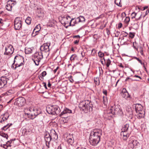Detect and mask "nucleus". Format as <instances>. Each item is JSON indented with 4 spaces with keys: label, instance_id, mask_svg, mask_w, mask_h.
Instances as JSON below:
<instances>
[{
    "label": "nucleus",
    "instance_id": "17",
    "mask_svg": "<svg viewBox=\"0 0 149 149\" xmlns=\"http://www.w3.org/2000/svg\"><path fill=\"white\" fill-rule=\"evenodd\" d=\"M122 93V97L126 99H127L130 97L128 92L125 88H123Z\"/></svg>",
    "mask_w": 149,
    "mask_h": 149
},
{
    "label": "nucleus",
    "instance_id": "3",
    "mask_svg": "<svg viewBox=\"0 0 149 149\" xmlns=\"http://www.w3.org/2000/svg\"><path fill=\"white\" fill-rule=\"evenodd\" d=\"M79 107L81 111L87 113L92 111L93 105L91 101L86 100L80 102Z\"/></svg>",
    "mask_w": 149,
    "mask_h": 149
},
{
    "label": "nucleus",
    "instance_id": "13",
    "mask_svg": "<svg viewBox=\"0 0 149 149\" xmlns=\"http://www.w3.org/2000/svg\"><path fill=\"white\" fill-rule=\"evenodd\" d=\"M133 136L131 137L130 138V140L129 141V146L132 145V146H131V148H132V149H133L136 146H138L139 144V142L133 139Z\"/></svg>",
    "mask_w": 149,
    "mask_h": 149
},
{
    "label": "nucleus",
    "instance_id": "26",
    "mask_svg": "<svg viewBox=\"0 0 149 149\" xmlns=\"http://www.w3.org/2000/svg\"><path fill=\"white\" fill-rule=\"evenodd\" d=\"M77 55L75 54L72 55L70 58V61L72 62H74V60L77 58Z\"/></svg>",
    "mask_w": 149,
    "mask_h": 149
},
{
    "label": "nucleus",
    "instance_id": "50",
    "mask_svg": "<svg viewBox=\"0 0 149 149\" xmlns=\"http://www.w3.org/2000/svg\"><path fill=\"white\" fill-rule=\"evenodd\" d=\"M38 77H39V79L40 80L42 81L43 80V77L41 76V75L40 76H39Z\"/></svg>",
    "mask_w": 149,
    "mask_h": 149
},
{
    "label": "nucleus",
    "instance_id": "20",
    "mask_svg": "<svg viewBox=\"0 0 149 149\" xmlns=\"http://www.w3.org/2000/svg\"><path fill=\"white\" fill-rule=\"evenodd\" d=\"M45 140L46 142H50L52 138L51 135L49 134H46L45 136Z\"/></svg>",
    "mask_w": 149,
    "mask_h": 149
},
{
    "label": "nucleus",
    "instance_id": "54",
    "mask_svg": "<svg viewBox=\"0 0 149 149\" xmlns=\"http://www.w3.org/2000/svg\"><path fill=\"white\" fill-rule=\"evenodd\" d=\"M122 24L121 23H119L118 24V28H120L122 27Z\"/></svg>",
    "mask_w": 149,
    "mask_h": 149
},
{
    "label": "nucleus",
    "instance_id": "10",
    "mask_svg": "<svg viewBox=\"0 0 149 149\" xmlns=\"http://www.w3.org/2000/svg\"><path fill=\"white\" fill-rule=\"evenodd\" d=\"M14 49L12 45H9L5 47V51L4 52V55L11 56L13 53Z\"/></svg>",
    "mask_w": 149,
    "mask_h": 149
},
{
    "label": "nucleus",
    "instance_id": "43",
    "mask_svg": "<svg viewBox=\"0 0 149 149\" xmlns=\"http://www.w3.org/2000/svg\"><path fill=\"white\" fill-rule=\"evenodd\" d=\"M75 19V18H72L70 20V22H69V25H68L69 26H72V24L71 23Z\"/></svg>",
    "mask_w": 149,
    "mask_h": 149
},
{
    "label": "nucleus",
    "instance_id": "39",
    "mask_svg": "<svg viewBox=\"0 0 149 149\" xmlns=\"http://www.w3.org/2000/svg\"><path fill=\"white\" fill-rule=\"evenodd\" d=\"M61 111V110L60 109V108L58 106V108L56 110V111L55 112V114L56 115L58 114Z\"/></svg>",
    "mask_w": 149,
    "mask_h": 149
},
{
    "label": "nucleus",
    "instance_id": "35",
    "mask_svg": "<svg viewBox=\"0 0 149 149\" xmlns=\"http://www.w3.org/2000/svg\"><path fill=\"white\" fill-rule=\"evenodd\" d=\"M142 15H139L138 13V15H136V16L135 17L136 20L137 21L141 19Z\"/></svg>",
    "mask_w": 149,
    "mask_h": 149
},
{
    "label": "nucleus",
    "instance_id": "21",
    "mask_svg": "<svg viewBox=\"0 0 149 149\" xmlns=\"http://www.w3.org/2000/svg\"><path fill=\"white\" fill-rule=\"evenodd\" d=\"M120 134L122 136L123 135V140L126 141L129 136L130 134L128 133H126L121 132Z\"/></svg>",
    "mask_w": 149,
    "mask_h": 149
},
{
    "label": "nucleus",
    "instance_id": "23",
    "mask_svg": "<svg viewBox=\"0 0 149 149\" xmlns=\"http://www.w3.org/2000/svg\"><path fill=\"white\" fill-rule=\"evenodd\" d=\"M25 52L26 54H31L32 52V50L29 48H25Z\"/></svg>",
    "mask_w": 149,
    "mask_h": 149
},
{
    "label": "nucleus",
    "instance_id": "6",
    "mask_svg": "<svg viewBox=\"0 0 149 149\" xmlns=\"http://www.w3.org/2000/svg\"><path fill=\"white\" fill-rule=\"evenodd\" d=\"M109 113H111L113 115L117 114L118 115H122L123 113L121 107L118 104H114L111 106Z\"/></svg>",
    "mask_w": 149,
    "mask_h": 149
},
{
    "label": "nucleus",
    "instance_id": "12",
    "mask_svg": "<svg viewBox=\"0 0 149 149\" xmlns=\"http://www.w3.org/2000/svg\"><path fill=\"white\" fill-rule=\"evenodd\" d=\"M26 103V100L23 97H19L17 98L15 102V104L19 107H22Z\"/></svg>",
    "mask_w": 149,
    "mask_h": 149
},
{
    "label": "nucleus",
    "instance_id": "64",
    "mask_svg": "<svg viewBox=\"0 0 149 149\" xmlns=\"http://www.w3.org/2000/svg\"><path fill=\"white\" fill-rule=\"evenodd\" d=\"M124 33H123V36L126 37L128 35V33L126 32H124Z\"/></svg>",
    "mask_w": 149,
    "mask_h": 149
},
{
    "label": "nucleus",
    "instance_id": "52",
    "mask_svg": "<svg viewBox=\"0 0 149 149\" xmlns=\"http://www.w3.org/2000/svg\"><path fill=\"white\" fill-rule=\"evenodd\" d=\"M53 107L54 110V111L55 112L56 111V110L58 108V106L57 105H55L53 106Z\"/></svg>",
    "mask_w": 149,
    "mask_h": 149
},
{
    "label": "nucleus",
    "instance_id": "8",
    "mask_svg": "<svg viewBox=\"0 0 149 149\" xmlns=\"http://www.w3.org/2000/svg\"><path fill=\"white\" fill-rule=\"evenodd\" d=\"M11 82L9 78L6 77H2L0 78V88L6 87Z\"/></svg>",
    "mask_w": 149,
    "mask_h": 149
},
{
    "label": "nucleus",
    "instance_id": "47",
    "mask_svg": "<svg viewBox=\"0 0 149 149\" xmlns=\"http://www.w3.org/2000/svg\"><path fill=\"white\" fill-rule=\"evenodd\" d=\"M8 1L10 2V3H12V7L16 4V2L15 1V2H13V1L11 0H10Z\"/></svg>",
    "mask_w": 149,
    "mask_h": 149
},
{
    "label": "nucleus",
    "instance_id": "57",
    "mask_svg": "<svg viewBox=\"0 0 149 149\" xmlns=\"http://www.w3.org/2000/svg\"><path fill=\"white\" fill-rule=\"evenodd\" d=\"M148 8V6H145L144 7L142 8L141 9V10L143 11V10H145L146 9H147Z\"/></svg>",
    "mask_w": 149,
    "mask_h": 149
},
{
    "label": "nucleus",
    "instance_id": "7",
    "mask_svg": "<svg viewBox=\"0 0 149 149\" xmlns=\"http://www.w3.org/2000/svg\"><path fill=\"white\" fill-rule=\"evenodd\" d=\"M42 58V54L41 52H36L34 54L33 57L32 58V60L35 64L38 65L39 64V63Z\"/></svg>",
    "mask_w": 149,
    "mask_h": 149
},
{
    "label": "nucleus",
    "instance_id": "55",
    "mask_svg": "<svg viewBox=\"0 0 149 149\" xmlns=\"http://www.w3.org/2000/svg\"><path fill=\"white\" fill-rule=\"evenodd\" d=\"M79 41V40H76L74 42V43L75 44H78Z\"/></svg>",
    "mask_w": 149,
    "mask_h": 149
},
{
    "label": "nucleus",
    "instance_id": "31",
    "mask_svg": "<svg viewBox=\"0 0 149 149\" xmlns=\"http://www.w3.org/2000/svg\"><path fill=\"white\" fill-rule=\"evenodd\" d=\"M79 21H80V22H85V19L84 17L80 15L79 16Z\"/></svg>",
    "mask_w": 149,
    "mask_h": 149
},
{
    "label": "nucleus",
    "instance_id": "25",
    "mask_svg": "<svg viewBox=\"0 0 149 149\" xmlns=\"http://www.w3.org/2000/svg\"><path fill=\"white\" fill-rule=\"evenodd\" d=\"M94 80L95 84L97 85H99L100 84V80L99 77H94Z\"/></svg>",
    "mask_w": 149,
    "mask_h": 149
},
{
    "label": "nucleus",
    "instance_id": "4",
    "mask_svg": "<svg viewBox=\"0 0 149 149\" xmlns=\"http://www.w3.org/2000/svg\"><path fill=\"white\" fill-rule=\"evenodd\" d=\"M24 58L19 55L16 56L14 58V62L13 63L11 68L14 70L16 69L19 72H20L22 70L23 68L19 69V67L24 65Z\"/></svg>",
    "mask_w": 149,
    "mask_h": 149
},
{
    "label": "nucleus",
    "instance_id": "11",
    "mask_svg": "<svg viewBox=\"0 0 149 149\" xmlns=\"http://www.w3.org/2000/svg\"><path fill=\"white\" fill-rule=\"evenodd\" d=\"M50 45V43L47 42L44 43L40 46V49L41 51L44 52L49 53L50 51L49 46ZM48 54H49V53Z\"/></svg>",
    "mask_w": 149,
    "mask_h": 149
},
{
    "label": "nucleus",
    "instance_id": "15",
    "mask_svg": "<svg viewBox=\"0 0 149 149\" xmlns=\"http://www.w3.org/2000/svg\"><path fill=\"white\" fill-rule=\"evenodd\" d=\"M71 19V17L68 15L66 17H64L62 20L61 21V24H63L64 26L66 28H67L69 26L66 25L69 22L68 21V20H70Z\"/></svg>",
    "mask_w": 149,
    "mask_h": 149
},
{
    "label": "nucleus",
    "instance_id": "46",
    "mask_svg": "<svg viewBox=\"0 0 149 149\" xmlns=\"http://www.w3.org/2000/svg\"><path fill=\"white\" fill-rule=\"evenodd\" d=\"M96 53V51L95 49H93L92 50L91 54L92 55H94Z\"/></svg>",
    "mask_w": 149,
    "mask_h": 149
},
{
    "label": "nucleus",
    "instance_id": "58",
    "mask_svg": "<svg viewBox=\"0 0 149 149\" xmlns=\"http://www.w3.org/2000/svg\"><path fill=\"white\" fill-rule=\"evenodd\" d=\"M35 31V30H33V32L32 33V34H31L32 36V37H34L36 36L35 33H34Z\"/></svg>",
    "mask_w": 149,
    "mask_h": 149
},
{
    "label": "nucleus",
    "instance_id": "63",
    "mask_svg": "<svg viewBox=\"0 0 149 149\" xmlns=\"http://www.w3.org/2000/svg\"><path fill=\"white\" fill-rule=\"evenodd\" d=\"M58 67H57L56 69H55L53 71H54V73H55L56 72V71H57V70L58 69Z\"/></svg>",
    "mask_w": 149,
    "mask_h": 149
},
{
    "label": "nucleus",
    "instance_id": "34",
    "mask_svg": "<svg viewBox=\"0 0 149 149\" xmlns=\"http://www.w3.org/2000/svg\"><path fill=\"white\" fill-rule=\"evenodd\" d=\"M134 58L135 59H136L137 61H138V62L141 65H143V64H144V63H143L142 61L139 58H138L137 57H134Z\"/></svg>",
    "mask_w": 149,
    "mask_h": 149
},
{
    "label": "nucleus",
    "instance_id": "62",
    "mask_svg": "<svg viewBox=\"0 0 149 149\" xmlns=\"http://www.w3.org/2000/svg\"><path fill=\"white\" fill-rule=\"evenodd\" d=\"M39 31H38L35 30V31H34V33H35L36 35L38 34Z\"/></svg>",
    "mask_w": 149,
    "mask_h": 149
},
{
    "label": "nucleus",
    "instance_id": "40",
    "mask_svg": "<svg viewBox=\"0 0 149 149\" xmlns=\"http://www.w3.org/2000/svg\"><path fill=\"white\" fill-rule=\"evenodd\" d=\"M134 36V33L130 32L129 33V37L131 38H133Z\"/></svg>",
    "mask_w": 149,
    "mask_h": 149
},
{
    "label": "nucleus",
    "instance_id": "18",
    "mask_svg": "<svg viewBox=\"0 0 149 149\" xmlns=\"http://www.w3.org/2000/svg\"><path fill=\"white\" fill-rule=\"evenodd\" d=\"M46 111L49 114L54 115L55 114L53 106L47 108Z\"/></svg>",
    "mask_w": 149,
    "mask_h": 149
},
{
    "label": "nucleus",
    "instance_id": "32",
    "mask_svg": "<svg viewBox=\"0 0 149 149\" xmlns=\"http://www.w3.org/2000/svg\"><path fill=\"white\" fill-rule=\"evenodd\" d=\"M132 18H135L136 16V15H138V13H136L135 12H133L131 14Z\"/></svg>",
    "mask_w": 149,
    "mask_h": 149
},
{
    "label": "nucleus",
    "instance_id": "53",
    "mask_svg": "<svg viewBox=\"0 0 149 149\" xmlns=\"http://www.w3.org/2000/svg\"><path fill=\"white\" fill-rule=\"evenodd\" d=\"M79 17L76 18H75V19L76 20V21L77 22V24H78L79 22H80V21H79Z\"/></svg>",
    "mask_w": 149,
    "mask_h": 149
},
{
    "label": "nucleus",
    "instance_id": "36",
    "mask_svg": "<svg viewBox=\"0 0 149 149\" xmlns=\"http://www.w3.org/2000/svg\"><path fill=\"white\" fill-rule=\"evenodd\" d=\"M111 61L108 58L107 59L106 61V65L107 67H108L109 66L110 64Z\"/></svg>",
    "mask_w": 149,
    "mask_h": 149
},
{
    "label": "nucleus",
    "instance_id": "28",
    "mask_svg": "<svg viewBox=\"0 0 149 149\" xmlns=\"http://www.w3.org/2000/svg\"><path fill=\"white\" fill-rule=\"evenodd\" d=\"M121 0H115L114 2L115 4L118 6L121 7L122 5L121 3Z\"/></svg>",
    "mask_w": 149,
    "mask_h": 149
},
{
    "label": "nucleus",
    "instance_id": "22",
    "mask_svg": "<svg viewBox=\"0 0 149 149\" xmlns=\"http://www.w3.org/2000/svg\"><path fill=\"white\" fill-rule=\"evenodd\" d=\"M10 3V2L8 1L7 2L6 7V9L9 11L11 10L12 8V3Z\"/></svg>",
    "mask_w": 149,
    "mask_h": 149
},
{
    "label": "nucleus",
    "instance_id": "48",
    "mask_svg": "<svg viewBox=\"0 0 149 149\" xmlns=\"http://www.w3.org/2000/svg\"><path fill=\"white\" fill-rule=\"evenodd\" d=\"M73 23L72 24V26H73L75 25L76 24H77V22L76 21V20L74 19V20H73L72 22Z\"/></svg>",
    "mask_w": 149,
    "mask_h": 149
},
{
    "label": "nucleus",
    "instance_id": "60",
    "mask_svg": "<svg viewBox=\"0 0 149 149\" xmlns=\"http://www.w3.org/2000/svg\"><path fill=\"white\" fill-rule=\"evenodd\" d=\"M149 13V9H148L146 10V14L145 15L143 16V17H145V16L146 15H147L148 13Z\"/></svg>",
    "mask_w": 149,
    "mask_h": 149
},
{
    "label": "nucleus",
    "instance_id": "56",
    "mask_svg": "<svg viewBox=\"0 0 149 149\" xmlns=\"http://www.w3.org/2000/svg\"><path fill=\"white\" fill-rule=\"evenodd\" d=\"M134 77H137L139 78L140 80H141L142 79L138 75H135L134 76Z\"/></svg>",
    "mask_w": 149,
    "mask_h": 149
},
{
    "label": "nucleus",
    "instance_id": "19",
    "mask_svg": "<svg viewBox=\"0 0 149 149\" xmlns=\"http://www.w3.org/2000/svg\"><path fill=\"white\" fill-rule=\"evenodd\" d=\"M129 125L128 124H126L123 125V128L121 129V132L126 133L128 132L129 129Z\"/></svg>",
    "mask_w": 149,
    "mask_h": 149
},
{
    "label": "nucleus",
    "instance_id": "59",
    "mask_svg": "<svg viewBox=\"0 0 149 149\" xmlns=\"http://www.w3.org/2000/svg\"><path fill=\"white\" fill-rule=\"evenodd\" d=\"M49 143L50 142L48 143V142H46V145L47 146V147L48 148H49Z\"/></svg>",
    "mask_w": 149,
    "mask_h": 149
},
{
    "label": "nucleus",
    "instance_id": "9",
    "mask_svg": "<svg viewBox=\"0 0 149 149\" xmlns=\"http://www.w3.org/2000/svg\"><path fill=\"white\" fill-rule=\"evenodd\" d=\"M22 18L20 17H16L14 20V25L15 30H20L21 28L22 24Z\"/></svg>",
    "mask_w": 149,
    "mask_h": 149
},
{
    "label": "nucleus",
    "instance_id": "30",
    "mask_svg": "<svg viewBox=\"0 0 149 149\" xmlns=\"http://www.w3.org/2000/svg\"><path fill=\"white\" fill-rule=\"evenodd\" d=\"M0 135L4 138H6L7 139H8V135L7 134L3 132H0Z\"/></svg>",
    "mask_w": 149,
    "mask_h": 149
},
{
    "label": "nucleus",
    "instance_id": "16",
    "mask_svg": "<svg viewBox=\"0 0 149 149\" xmlns=\"http://www.w3.org/2000/svg\"><path fill=\"white\" fill-rule=\"evenodd\" d=\"M67 142L70 144L72 146V145L74 141V139L73 137V136L72 134H70L67 137Z\"/></svg>",
    "mask_w": 149,
    "mask_h": 149
},
{
    "label": "nucleus",
    "instance_id": "1",
    "mask_svg": "<svg viewBox=\"0 0 149 149\" xmlns=\"http://www.w3.org/2000/svg\"><path fill=\"white\" fill-rule=\"evenodd\" d=\"M102 130L99 129H95L91 131L89 136V142L91 145L96 146L100 141V137L102 135Z\"/></svg>",
    "mask_w": 149,
    "mask_h": 149
},
{
    "label": "nucleus",
    "instance_id": "33",
    "mask_svg": "<svg viewBox=\"0 0 149 149\" xmlns=\"http://www.w3.org/2000/svg\"><path fill=\"white\" fill-rule=\"evenodd\" d=\"M41 29L40 26V24L37 25L34 29L35 30H37L39 31Z\"/></svg>",
    "mask_w": 149,
    "mask_h": 149
},
{
    "label": "nucleus",
    "instance_id": "44",
    "mask_svg": "<svg viewBox=\"0 0 149 149\" xmlns=\"http://www.w3.org/2000/svg\"><path fill=\"white\" fill-rule=\"evenodd\" d=\"M47 74L46 72L45 71L43 72L40 74L42 77H44Z\"/></svg>",
    "mask_w": 149,
    "mask_h": 149
},
{
    "label": "nucleus",
    "instance_id": "2",
    "mask_svg": "<svg viewBox=\"0 0 149 149\" xmlns=\"http://www.w3.org/2000/svg\"><path fill=\"white\" fill-rule=\"evenodd\" d=\"M24 112L25 115H27L28 117L31 119H34L42 112L40 108L33 106L26 108Z\"/></svg>",
    "mask_w": 149,
    "mask_h": 149
},
{
    "label": "nucleus",
    "instance_id": "24",
    "mask_svg": "<svg viewBox=\"0 0 149 149\" xmlns=\"http://www.w3.org/2000/svg\"><path fill=\"white\" fill-rule=\"evenodd\" d=\"M12 125V124L11 123H8L6 125L4 126L3 127L1 128V130H4V131L6 130L7 129L9 128L10 126H11Z\"/></svg>",
    "mask_w": 149,
    "mask_h": 149
},
{
    "label": "nucleus",
    "instance_id": "38",
    "mask_svg": "<svg viewBox=\"0 0 149 149\" xmlns=\"http://www.w3.org/2000/svg\"><path fill=\"white\" fill-rule=\"evenodd\" d=\"M98 56L102 58L104 56L103 53L101 52L100 51H99L98 53Z\"/></svg>",
    "mask_w": 149,
    "mask_h": 149
},
{
    "label": "nucleus",
    "instance_id": "45",
    "mask_svg": "<svg viewBox=\"0 0 149 149\" xmlns=\"http://www.w3.org/2000/svg\"><path fill=\"white\" fill-rule=\"evenodd\" d=\"M102 93L104 94L106 96L107 95V91L106 90L103 89V90Z\"/></svg>",
    "mask_w": 149,
    "mask_h": 149
},
{
    "label": "nucleus",
    "instance_id": "29",
    "mask_svg": "<svg viewBox=\"0 0 149 149\" xmlns=\"http://www.w3.org/2000/svg\"><path fill=\"white\" fill-rule=\"evenodd\" d=\"M16 139H11L10 141H7L5 144H6L7 146L10 145L11 147L12 146L11 144H12L13 143V141H14Z\"/></svg>",
    "mask_w": 149,
    "mask_h": 149
},
{
    "label": "nucleus",
    "instance_id": "49",
    "mask_svg": "<svg viewBox=\"0 0 149 149\" xmlns=\"http://www.w3.org/2000/svg\"><path fill=\"white\" fill-rule=\"evenodd\" d=\"M10 147L11 146L10 145L8 146H7L6 145V146H4L3 147V148H4L5 149H7L9 147Z\"/></svg>",
    "mask_w": 149,
    "mask_h": 149
},
{
    "label": "nucleus",
    "instance_id": "5",
    "mask_svg": "<svg viewBox=\"0 0 149 149\" xmlns=\"http://www.w3.org/2000/svg\"><path fill=\"white\" fill-rule=\"evenodd\" d=\"M135 110L137 113V117L140 119L143 118L145 114V111L143 107L141 104H136L134 105Z\"/></svg>",
    "mask_w": 149,
    "mask_h": 149
},
{
    "label": "nucleus",
    "instance_id": "14",
    "mask_svg": "<svg viewBox=\"0 0 149 149\" xmlns=\"http://www.w3.org/2000/svg\"><path fill=\"white\" fill-rule=\"evenodd\" d=\"M72 113V110L67 108H65L63 111L59 114L60 117L65 118L68 117L66 115L67 113Z\"/></svg>",
    "mask_w": 149,
    "mask_h": 149
},
{
    "label": "nucleus",
    "instance_id": "41",
    "mask_svg": "<svg viewBox=\"0 0 149 149\" xmlns=\"http://www.w3.org/2000/svg\"><path fill=\"white\" fill-rule=\"evenodd\" d=\"M130 20V17H126L125 19V22H126V23H128L129 22Z\"/></svg>",
    "mask_w": 149,
    "mask_h": 149
},
{
    "label": "nucleus",
    "instance_id": "27",
    "mask_svg": "<svg viewBox=\"0 0 149 149\" xmlns=\"http://www.w3.org/2000/svg\"><path fill=\"white\" fill-rule=\"evenodd\" d=\"M31 18L30 17H28L25 20L26 23L28 25L30 24L31 23Z\"/></svg>",
    "mask_w": 149,
    "mask_h": 149
},
{
    "label": "nucleus",
    "instance_id": "37",
    "mask_svg": "<svg viewBox=\"0 0 149 149\" xmlns=\"http://www.w3.org/2000/svg\"><path fill=\"white\" fill-rule=\"evenodd\" d=\"M53 138L55 139H57L58 138V135L55 131H54V133H53Z\"/></svg>",
    "mask_w": 149,
    "mask_h": 149
},
{
    "label": "nucleus",
    "instance_id": "42",
    "mask_svg": "<svg viewBox=\"0 0 149 149\" xmlns=\"http://www.w3.org/2000/svg\"><path fill=\"white\" fill-rule=\"evenodd\" d=\"M104 17V15L103 14L100 15L99 16L95 18L96 20L99 19H100Z\"/></svg>",
    "mask_w": 149,
    "mask_h": 149
},
{
    "label": "nucleus",
    "instance_id": "51",
    "mask_svg": "<svg viewBox=\"0 0 149 149\" xmlns=\"http://www.w3.org/2000/svg\"><path fill=\"white\" fill-rule=\"evenodd\" d=\"M119 33H120V32H119L118 31H116V33H115V36L118 37V36Z\"/></svg>",
    "mask_w": 149,
    "mask_h": 149
},
{
    "label": "nucleus",
    "instance_id": "61",
    "mask_svg": "<svg viewBox=\"0 0 149 149\" xmlns=\"http://www.w3.org/2000/svg\"><path fill=\"white\" fill-rule=\"evenodd\" d=\"M80 37V36L79 35H76V36H73V38H79Z\"/></svg>",
    "mask_w": 149,
    "mask_h": 149
}]
</instances>
